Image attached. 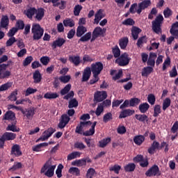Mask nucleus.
<instances>
[{
    "mask_svg": "<svg viewBox=\"0 0 178 178\" xmlns=\"http://www.w3.org/2000/svg\"><path fill=\"white\" fill-rule=\"evenodd\" d=\"M33 41H40L44 35V29L39 24H33L31 29Z\"/></svg>",
    "mask_w": 178,
    "mask_h": 178,
    "instance_id": "obj_1",
    "label": "nucleus"
},
{
    "mask_svg": "<svg viewBox=\"0 0 178 178\" xmlns=\"http://www.w3.org/2000/svg\"><path fill=\"white\" fill-rule=\"evenodd\" d=\"M56 168V165H49V162L47 161L42 167L40 173H44L47 177H53L54 175H55Z\"/></svg>",
    "mask_w": 178,
    "mask_h": 178,
    "instance_id": "obj_2",
    "label": "nucleus"
},
{
    "mask_svg": "<svg viewBox=\"0 0 178 178\" xmlns=\"http://www.w3.org/2000/svg\"><path fill=\"white\" fill-rule=\"evenodd\" d=\"M162 22H163V16H162V15H159L156 17L155 20L152 22V30L154 33H156V34L162 33V29L161 28Z\"/></svg>",
    "mask_w": 178,
    "mask_h": 178,
    "instance_id": "obj_3",
    "label": "nucleus"
},
{
    "mask_svg": "<svg viewBox=\"0 0 178 178\" xmlns=\"http://www.w3.org/2000/svg\"><path fill=\"white\" fill-rule=\"evenodd\" d=\"M90 70L93 74V77H97L101 74V72L104 70V64L101 62H96L92 63L90 67Z\"/></svg>",
    "mask_w": 178,
    "mask_h": 178,
    "instance_id": "obj_4",
    "label": "nucleus"
},
{
    "mask_svg": "<svg viewBox=\"0 0 178 178\" xmlns=\"http://www.w3.org/2000/svg\"><path fill=\"white\" fill-rule=\"evenodd\" d=\"M131 58L129 57V54L127 53H123L121 56H119L115 60V63L118 65V66H127L129 63H130V60Z\"/></svg>",
    "mask_w": 178,
    "mask_h": 178,
    "instance_id": "obj_5",
    "label": "nucleus"
},
{
    "mask_svg": "<svg viewBox=\"0 0 178 178\" xmlns=\"http://www.w3.org/2000/svg\"><path fill=\"white\" fill-rule=\"evenodd\" d=\"M145 175L147 177H152L155 176L159 177L161 173V170H159V167L157 165H154L145 173Z\"/></svg>",
    "mask_w": 178,
    "mask_h": 178,
    "instance_id": "obj_6",
    "label": "nucleus"
},
{
    "mask_svg": "<svg viewBox=\"0 0 178 178\" xmlns=\"http://www.w3.org/2000/svg\"><path fill=\"white\" fill-rule=\"evenodd\" d=\"M108 97V94L106 91H97L94 94V101L96 102H102V101H105Z\"/></svg>",
    "mask_w": 178,
    "mask_h": 178,
    "instance_id": "obj_7",
    "label": "nucleus"
},
{
    "mask_svg": "<svg viewBox=\"0 0 178 178\" xmlns=\"http://www.w3.org/2000/svg\"><path fill=\"white\" fill-rule=\"evenodd\" d=\"M69 122H70V117H69L67 114H63L59 120L58 128L65 129V127H66V125L69 124Z\"/></svg>",
    "mask_w": 178,
    "mask_h": 178,
    "instance_id": "obj_8",
    "label": "nucleus"
},
{
    "mask_svg": "<svg viewBox=\"0 0 178 178\" xmlns=\"http://www.w3.org/2000/svg\"><path fill=\"white\" fill-rule=\"evenodd\" d=\"M149 6H151V0H143L142 2L138 4V9L136 13L141 15L143 10L147 9Z\"/></svg>",
    "mask_w": 178,
    "mask_h": 178,
    "instance_id": "obj_9",
    "label": "nucleus"
},
{
    "mask_svg": "<svg viewBox=\"0 0 178 178\" xmlns=\"http://www.w3.org/2000/svg\"><path fill=\"white\" fill-rule=\"evenodd\" d=\"M10 155L17 158L22 156L23 155V152H22L20 145L17 144L13 145L11 147Z\"/></svg>",
    "mask_w": 178,
    "mask_h": 178,
    "instance_id": "obj_10",
    "label": "nucleus"
},
{
    "mask_svg": "<svg viewBox=\"0 0 178 178\" xmlns=\"http://www.w3.org/2000/svg\"><path fill=\"white\" fill-rule=\"evenodd\" d=\"M66 42V40L63 38H57L51 44L52 49L61 48Z\"/></svg>",
    "mask_w": 178,
    "mask_h": 178,
    "instance_id": "obj_11",
    "label": "nucleus"
},
{
    "mask_svg": "<svg viewBox=\"0 0 178 178\" xmlns=\"http://www.w3.org/2000/svg\"><path fill=\"white\" fill-rule=\"evenodd\" d=\"M8 66H9V64L0 65V79H6L10 76V71H5Z\"/></svg>",
    "mask_w": 178,
    "mask_h": 178,
    "instance_id": "obj_12",
    "label": "nucleus"
},
{
    "mask_svg": "<svg viewBox=\"0 0 178 178\" xmlns=\"http://www.w3.org/2000/svg\"><path fill=\"white\" fill-rule=\"evenodd\" d=\"M91 124H92L91 121L80 122V124L76 127L75 133H77V134H82L81 131H83V129L88 126H91Z\"/></svg>",
    "mask_w": 178,
    "mask_h": 178,
    "instance_id": "obj_13",
    "label": "nucleus"
},
{
    "mask_svg": "<svg viewBox=\"0 0 178 178\" xmlns=\"http://www.w3.org/2000/svg\"><path fill=\"white\" fill-rule=\"evenodd\" d=\"M55 131H56V130L52 127L47 129L44 131L43 135L41 137V140H42V141L48 140V138H49V137H51V136H52V134H54Z\"/></svg>",
    "mask_w": 178,
    "mask_h": 178,
    "instance_id": "obj_14",
    "label": "nucleus"
},
{
    "mask_svg": "<svg viewBox=\"0 0 178 178\" xmlns=\"http://www.w3.org/2000/svg\"><path fill=\"white\" fill-rule=\"evenodd\" d=\"M91 67H86L83 70L81 81H88L91 77Z\"/></svg>",
    "mask_w": 178,
    "mask_h": 178,
    "instance_id": "obj_15",
    "label": "nucleus"
},
{
    "mask_svg": "<svg viewBox=\"0 0 178 178\" xmlns=\"http://www.w3.org/2000/svg\"><path fill=\"white\" fill-rule=\"evenodd\" d=\"M134 110H131L129 108L125 109L120 113L119 119H124V118L131 116V115H134Z\"/></svg>",
    "mask_w": 178,
    "mask_h": 178,
    "instance_id": "obj_16",
    "label": "nucleus"
},
{
    "mask_svg": "<svg viewBox=\"0 0 178 178\" xmlns=\"http://www.w3.org/2000/svg\"><path fill=\"white\" fill-rule=\"evenodd\" d=\"M0 26L1 29H8V26H9V17L8 15H3L1 17Z\"/></svg>",
    "mask_w": 178,
    "mask_h": 178,
    "instance_id": "obj_17",
    "label": "nucleus"
},
{
    "mask_svg": "<svg viewBox=\"0 0 178 178\" xmlns=\"http://www.w3.org/2000/svg\"><path fill=\"white\" fill-rule=\"evenodd\" d=\"M33 79L34 80L33 83H35V84L41 83V80H42V75H41V73L38 70L33 72Z\"/></svg>",
    "mask_w": 178,
    "mask_h": 178,
    "instance_id": "obj_18",
    "label": "nucleus"
},
{
    "mask_svg": "<svg viewBox=\"0 0 178 178\" xmlns=\"http://www.w3.org/2000/svg\"><path fill=\"white\" fill-rule=\"evenodd\" d=\"M97 126V121H95L92 126H91V128L83 132V136H86V137H88L90 136H94V134H95V127Z\"/></svg>",
    "mask_w": 178,
    "mask_h": 178,
    "instance_id": "obj_19",
    "label": "nucleus"
},
{
    "mask_svg": "<svg viewBox=\"0 0 178 178\" xmlns=\"http://www.w3.org/2000/svg\"><path fill=\"white\" fill-rule=\"evenodd\" d=\"M16 134L12 132H5L1 136L6 141H12L16 138Z\"/></svg>",
    "mask_w": 178,
    "mask_h": 178,
    "instance_id": "obj_20",
    "label": "nucleus"
},
{
    "mask_svg": "<svg viewBox=\"0 0 178 178\" xmlns=\"http://www.w3.org/2000/svg\"><path fill=\"white\" fill-rule=\"evenodd\" d=\"M153 72L154 68L152 67L147 66L143 68L141 74L143 77H148V76H149V74H151Z\"/></svg>",
    "mask_w": 178,
    "mask_h": 178,
    "instance_id": "obj_21",
    "label": "nucleus"
},
{
    "mask_svg": "<svg viewBox=\"0 0 178 178\" xmlns=\"http://www.w3.org/2000/svg\"><path fill=\"white\" fill-rule=\"evenodd\" d=\"M135 119H136V120H138V122H140L141 123H145L148 122L149 118H148V115H145V114H136L135 115Z\"/></svg>",
    "mask_w": 178,
    "mask_h": 178,
    "instance_id": "obj_22",
    "label": "nucleus"
},
{
    "mask_svg": "<svg viewBox=\"0 0 178 178\" xmlns=\"http://www.w3.org/2000/svg\"><path fill=\"white\" fill-rule=\"evenodd\" d=\"M87 33V28L83 25H79L76 29V37H81Z\"/></svg>",
    "mask_w": 178,
    "mask_h": 178,
    "instance_id": "obj_23",
    "label": "nucleus"
},
{
    "mask_svg": "<svg viewBox=\"0 0 178 178\" xmlns=\"http://www.w3.org/2000/svg\"><path fill=\"white\" fill-rule=\"evenodd\" d=\"M45 99H56L59 98V95L56 92H47L44 95Z\"/></svg>",
    "mask_w": 178,
    "mask_h": 178,
    "instance_id": "obj_24",
    "label": "nucleus"
},
{
    "mask_svg": "<svg viewBox=\"0 0 178 178\" xmlns=\"http://www.w3.org/2000/svg\"><path fill=\"white\" fill-rule=\"evenodd\" d=\"M141 29L137 27V26H133L131 29V35L134 38V40H138V34L141 33Z\"/></svg>",
    "mask_w": 178,
    "mask_h": 178,
    "instance_id": "obj_25",
    "label": "nucleus"
},
{
    "mask_svg": "<svg viewBox=\"0 0 178 178\" xmlns=\"http://www.w3.org/2000/svg\"><path fill=\"white\" fill-rule=\"evenodd\" d=\"M37 13L35 8H30L24 11V15L27 16L29 19H33V16Z\"/></svg>",
    "mask_w": 178,
    "mask_h": 178,
    "instance_id": "obj_26",
    "label": "nucleus"
},
{
    "mask_svg": "<svg viewBox=\"0 0 178 178\" xmlns=\"http://www.w3.org/2000/svg\"><path fill=\"white\" fill-rule=\"evenodd\" d=\"M138 109L140 113H147L148 109H149V104L147 102L142 103L139 105Z\"/></svg>",
    "mask_w": 178,
    "mask_h": 178,
    "instance_id": "obj_27",
    "label": "nucleus"
},
{
    "mask_svg": "<svg viewBox=\"0 0 178 178\" xmlns=\"http://www.w3.org/2000/svg\"><path fill=\"white\" fill-rule=\"evenodd\" d=\"M3 119V120H13V119H16V115L13 111H7Z\"/></svg>",
    "mask_w": 178,
    "mask_h": 178,
    "instance_id": "obj_28",
    "label": "nucleus"
},
{
    "mask_svg": "<svg viewBox=\"0 0 178 178\" xmlns=\"http://www.w3.org/2000/svg\"><path fill=\"white\" fill-rule=\"evenodd\" d=\"M144 141H145V138H144L143 135H138L134 138V143H135L136 145H141Z\"/></svg>",
    "mask_w": 178,
    "mask_h": 178,
    "instance_id": "obj_29",
    "label": "nucleus"
},
{
    "mask_svg": "<svg viewBox=\"0 0 178 178\" xmlns=\"http://www.w3.org/2000/svg\"><path fill=\"white\" fill-rule=\"evenodd\" d=\"M69 60L71 63H74L75 66H79L80 65L79 56H70Z\"/></svg>",
    "mask_w": 178,
    "mask_h": 178,
    "instance_id": "obj_30",
    "label": "nucleus"
},
{
    "mask_svg": "<svg viewBox=\"0 0 178 178\" xmlns=\"http://www.w3.org/2000/svg\"><path fill=\"white\" fill-rule=\"evenodd\" d=\"M129 44V38L125 37L120 40L119 45L121 49H126Z\"/></svg>",
    "mask_w": 178,
    "mask_h": 178,
    "instance_id": "obj_31",
    "label": "nucleus"
},
{
    "mask_svg": "<svg viewBox=\"0 0 178 178\" xmlns=\"http://www.w3.org/2000/svg\"><path fill=\"white\" fill-rule=\"evenodd\" d=\"M7 131H13L14 133L20 131V128L16 127V122L10 124L6 127Z\"/></svg>",
    "mask_w": 178,
    "mask_h": 178,
    "instance_id": "obj_32",
    "label": "nucleus"
},
{
    "mask_svg": "<svg viewBox=\"0 0 178 178\" xmlns=\"http://www.w3.org/2000/svg\"><path fill=\"white\" fill-rule=\"evenodd\" d=\"M44 11L45 10L42 8H38V10H36L35 19L39 22L42 20V17H44V15L45 13Z\"/></svg>",
    "mask_w": 178,
    "mask_h": 178,
    "instance_id": "obj_33",
    "label": "nucleus"
},
{
    "mask_svg": "<svg viewBox=\"0 0 178 178\" xmlns=\"http://www.w3.org/2000/svg\"><path fill=\"white\" fill-rule=\"evenodd\" d=\"M91 32H88L83 36H81V38L79 40V42H87V41H90L91 40Z\"/></svg>",
    "mask_w": 178,
    "mask_h": 178,
    "instance_id": "obj_34",
    "label": "nucleus"
},
{
    "mask_svg": "<svg viewBox=\"0 0 178 178\" xmlns=\"http://www.w3.org/2000/svg\"><path fill=\"white\" fill-rule=\"evenodd\" d=\"M160 113H162V110L161 109V105L156 104L154 106V113H153L154 118H158Z\"/></svg>",
    "mask_w": 178,
    "mask_h": 178,
    "instance_id": "obj_35",
    "label": "nucleus"
},
{
    "mask_svg": "<svg viewBox=\"0 0 178 178\" xmlns=\"http://www.w3.org/2000/svg\"><path fill=\"white\" fill-rule=\"evenodd\" d=\"M24 111H25V116L27 118V119H29V118H33L35 115L34 112V108H25Z\"/></svg>",
    "mask_w": 178,
    "mask_h": 178,
    "instance_id": "obj_36",
    "label": "nucleus"
},
{
    "mask_svg": "<svg viewBox=\"0 0 178 178\" xmlns=\"http://www.w3.org/2000/svg\"><path fill=\"white\" fill-rule=\"evenodd\" d=\"M140 102H141V99L137 97L131 98L129 99V106H137V105L140 104Z\"/></svg>",
    "mask_w": 178,
    "mask_h": 178,
    "instance_id": "obj_37",
    "label": "nucleus"
},
{
    "mask_svg": "<svg viewBox=\"0 0 178 178\" xmlns=\"http://www.w3.org/2000/svg\"><path fill=\"white\" fill-rule=\"evenodd\" d=\"M93 35L96 36V37H104L102 35V28L99 27V26H97L96 28H95V29L92 31V33Z\"/></svg>",
    "mask_w": 178,
    "mask_h": 178,
    "instance_id": "obj_38",
    "label": "nucleus"
},
{
    "mask_svg": "<svg viewBox=\"0 0 178 178\" xmlns=\"http://www.w3.org/2000/svg\"><path fill=\"white\" fill-rule=\"evenodd\" d=\"M65 27H74V21L72 19H65L63 22Z\"/></svg>",
    "mask_w": 178,
    "mask_h": 178,
    "instance_id": "obj_39",
    "label": "nucleus"
},
{
    "mask_svg": "<svg viewBox=\"0 0 178 178\" xmlns=\"http://www.w3.org/2000/svg\"><path fill=\"white\" fill-rule=\"evenodd\" d=\"M72 90V84H67L64 88L61 89L60 94V95H66V94L69 93V91Z\"/></svg>",
    "mask_w": 178,
    "mask_h": 178,
    "instance_id": "obj_40",
    "label": "nucleus"
},
{
    "mask_svg": "<svg viewBox=\"0 0 178 178\" xmlns=\"http://www.w3.org/2000/svg\"><path fill=\"white\" fill-rule=\"evenodd\" d=\"M77 106H79V102L77 99H76V98L70 100L68 103V108L70 109H72V108H77Z\"/></svg>",
    "mask_w": 178,
    "mask_h": 178,
    "instance_id": "obj_41",
    "label": "nucleus"
},
{
    "mask_svg": "<svg viewBox=\"0 0 178 178\" xmlns=\"http://www.w3.org/2000/svg\"><path fill=\"white\" fill-rule=\"evenodd\" d=\"M124 169L125 172H134L136 164L134 163H129L124 167Z\"/></svg>",
    "mask_w": 178,
    "mask_h": 178,
    "instance_id": "obj_42",
    "label": "nucleus"
},
{
    "mask_svg": "<svg viewBox=\"0 0 178 178\" xmlns=\"http://www.w3.org/2000/svg\"><path fill=\"white\" fill-rule=\"evenodd\" d=\"M13 83L12 82H7L1 86H0V92L2 91H7V90H9L13 86Z\"/></svg>",
    "mask_w": 178,
    "mask_h": 178,
    "instance_id": "obj_43",
    "label": "nucleus"
},
{
    "mask_svg": "<svg viewBox=\"0 0 178 178\" xmlns=\"http://www.w3.org/2000/svg\"><path fill=\"white\" fill-rule=\"evenodd\" d=\"M33 60H34V58H33L32 56H29L23 60L22 65L26 67V66H29V65H30Z\"/></svg>",
    "mask_w": 178,
    "mask_h": 178,
    "instance_id": "obj_44",
    "label": "nucleus"
},
{
    "mask_svg": "<svg viewBox=\"0 0 178 178\" xmlns=\"http://www.w3.org/2000/svg\"><path fill=\"white\" fill-rule=\"evenodd\" d=\"M112 52L114 58H119L120 56V49H119V46L116 45L112 48Z\"/></svg>",
    "mask_w": 178,
    "mask_h": 178,
    "instance_id": "obj_45",
    "label": "nucleus"
},
{
    "mask_svg": "<svg viewBox=\"0 0 178 178\" xmlns=\"http://www.w3.org/2000/svg\"><path fill=\"white\" fill-rule=\"evenodd\" d=\"M69 173L71 175H74L75 176H80V169L76 167H71L69 170Z\"/></svg>",
    "mask_w": 178,
    "mask_h": 178,
    "instance_id": "obj_46",
    "label": "nucleus"
},
{
    "mask_svg": "<svg viewBox=\"0 0 178 178\" xmlns=\"http://www.w3.org/2000/svg\"><path fill=\"white\" fill-rule=\"evenodd\" d=\"M81 153L80 152H73L72 153L68 154L67 161H72V159H76L77 156L80 158Z\"/></svg>",
    "mask_w": 178,
    "mask_h": 178,
    "instance_id": "obj_47",
    "label": "nucleus"
},
{
    "mask_svg": "<svg viewBox=\"0 0 178 178\" xmlns=\"http://www.w3.org/2000/svg\"><path fill=\"white\" fill-rule=\"evenodd\" d=\"M111 143V138H104L99 142L100 148H105L106 145H108Z\"/></svg>",
    "mask_w": 178,
    "mask_h": 178,
    "instance_id": "obj_48",
    "label": "nucleus"
},
{
    "mask_svg": "<svg viewBox=\"0 0 178 178\" xmlns=\"http://www.w3.org/2000/svg\"><path fill=\"white\" fill-rule=\"evenodd\" d=\"M171 101L169 98H165L163 102V107L162 109L163 111H166L167 108H169L170 106Z\"/></svg>",
    "mask_w": 178,
    "mask_h": 178,
    "instance_id": "obj_49",
    "label": "nucleus"
},
{
    "mask_svg": "<svg viewBox=\"0 0 178 178\" xmlns=\"http://www.w3.org/2000/svg\"><path fill=\"white\" fill-rule=\"evenodd\" d=\"M58 1L59 0H43V2L44 3H49L51 2L54 8H58V7L59 8V6H60V1L58 2Z\"/></svg>",
    "mask_w": 178,
    "mask_h": 178,
    "instance_id": "obj_50",
    "label": "nucleus"
},
{
    "mask_svg": "<svg viewBox=\"0 0 178 178\" xmlns=\"http://www.w3.org/2000/svg\"><path fill=\"white\" fill-rule=\"evenodd\" d=\"M112 119H113L112 113H107L103 117V122L104 123H108V122L112 120Z\"/></svg>",
    "mask_w": 178,
    "mask_h": 178,
    "instance_id": "obj_51",
    "label": "nucleus"
},
{
    "mask_svg": "<svg viewBox=\"0 0 178 178\" xmlns=\"http://www.w3.org/2000/svg\"><path fill=\"white\" fill-rule=\"evenodd\" d=\"M173 15V11L169 8V7H167L164 10H163V15L165 19H168L170 16H172Z\"/></svg>",
    "mask_w": 178,
    "mask_h": 178,
    "instance_id": "obj_52",
    "label": "nucleus"
},
{
    "mask_svg": "<svg viewBox=\"0 0 178 178\" xmlns=\"http://www.w3.org/2000/svg\"><path fill=\"white\" fill-rule=\"evenodd\" d=\"M23 168V165L20 162H17L14 163V165L9 169V170H12L15 172V170H17V169H22Z\"/></svg>",
    "mask_w": 178,
    "mask_h": 178,
    "instance_id": "obj_53",
    "label": "nucleus"
},
{
    "mask_svg": "<svg viewBox=\"0 0 178 178\" xmlns=\"http://www.w3.org/2000/svg\"><path fill=\"white\" fill-rule=\"evenodd\" d=\"M147 42V36H142L138 38L136 45L140 48L142 44H146Z\"/></svg>",
    "mask_w": 178,
    "mask_h": 178,
    "instance_id": "obj_54",
    "label": "nucleus"
},
{
    "mask_svg": "<svg viewBox=\"0 0 178 178\" xmlns=\"http://www.w3.org/2000/svg\"><path fill=\"white\" fill-rule=\"evenodd\" d=\"M135 23L136 22H134V19L131 18H127L123 21L122 24H124V26H134Z\"/></svg>",
    "mask_w": 178,
    "mask_h": 178,
    "instance_id": "obj_55",
    "label": "nucleus"
},
{
    "mask_svg": "<svg viewBox=\"0 0 178 178\" xmlns=\"http://www.w3.org/2000/svg\"><path fill=\"white\" fill-rule=\"evenodd\" d=\"M81 9H83V6L81 5H76L74 8V16H79L80 15V12H81Z\"/></svg>",
    "mask_w": 178,
    "mask_h": 178,
    "instance_id": "obj_56",
    "label": "nucleus"
},
{
    "mask_svg": "<svg viewBox=\"0 0 178 178\" xmlns=\"http://www.w3.org/2000/svg\"><path fill=\"white\" fill-rule=\"evenodd\" d=\"M63 169V165L59 164L56 170V175H57L58 178L62 177V170Z\"/></svg>",
    "mask_w": 178,
    "mask_h": 178,
    "instance_id": "obj_57",
    "label": "nucleus"
},
{
    "mask_svg": "<svg viewBox=\"0 0 178 178\" xmlns=\"http://www.w3.org/2000/svg\"><path fill=\"white\" fill-rule=\"evenodd\" d=\"M74 148L77 149H80V151L86 148V145L81 142H76L74 145Z\"/></svg>",
    "mask_w": 178,
    "mask_h": 178,
    "instance_id": "obj_58",
    "label": "nucleus"
},
{
    "mask_svg": "<svg viewBox=\"0 0 178 178\" xmlns=\"http://www.w3.org/2000/svg\"><path fill=\"white\" fill-rule=\"evenodd\" d=\"M40 61L44 66H47L49 63L50 59L48 56H42L40 58Z\"/></svg>",
    "mask_w": 178,
    "mask_h": 178,
    "instance_id": "obj_59",
    "label": "nucleus"
},
{
    "mask_svg": "<svg viewBox=\"0 0 178 178\" xmlns=\"http://www.w3.org/2000/svg\"><path fill=\"white\" fill-rule=\"evenodd\" d=\"M155 95H154L153 94H149L147 96V102H149V104H150V105H155Z\"/></svg>",
    "mask_w": 178,
    "mask_h": 178,
    "instance_id": "obj_60",
    "label": "nucleus"
},
{
    "mask_svg": "<svg viewBox=\"0 0 178 178\" xmlns=\"http://www.w3.org/2000/svg\"><path fill=\"white\" fill-rule=\"evenodd\" d=\"M17 31H19V29H17L16 27H13L8 32L7 35H8V37H11L12 38V37H13V35H15V34L17 33Z\"/></svg>",
    "mask_w": 178,
    "mask_h": 178,
    "instance_id": "obj_61",
    "label": "nucleus"
},
{
    "mask_svg": "<svg viewBox=\"0 0 178 178\" xmlns=\"http://www.w3.org/2000/svg\"><path fill=\"white\" fill-rule=\"evenodd\" d=\"M70 79L71 77L70 75L60 76V82L63 83L64 84H66V83H69L70 81Z\"/></svg>",
    "mask_w": 178,
    "mask_h": 178,
    "instance_id": "obj_62",
    "label": "nucleus"
},
{
    "mask_svg": "<svg viewBox=\"0 0 178 178\" xmlns=\"http://www.w3.org/2000/svg\"><path fill=\"white\" fill-rule=\"evenodd\" d=\"M17 90L16 91H13V92H11V94L8 96V99H10V101H17Z\"/></svg>",
    "mask_w": 178,
    "mask_h": 178,
    "instance_id": "obj_63",
    "label": "nucleus"
},
{
    "mask_svg": "<svg viewBox=\"0 0 178 178\" xmlns=\"http://www.w3.org/2000/svg\"><path fill=\"white\" fill-rule=\"evenodd\" d=\"M17 27L16 29H18V30H23L24 29V22L23 20H18L16 23Z\"/></svg>",
    "mask_w": 178,
    "mask_h": 178,
    "instance_id": "obj_64",
    "label": "nucleus"
}]
</instances>
